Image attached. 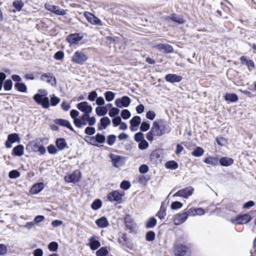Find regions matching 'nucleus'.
<instances>
[{
  "mask_svg": "<svg viewBox=\"0 0 256 256\" xmlns=\"http://www.w3.org/2000/svg\"><path fill=\"white\" fill-rule=\"evenodd\" d=\"M152 128L156 133V136H160L168 134L171 128L169 124L164 120H156L153 122Z\"/></svg>",
  "mask_w": 256,
  "mask_h": 256,
  "instance_id": "1",
  "label": "nucleus"
},
{
  "mask_svg": "<svg viewBox=\"0 0 256 256\" xmlns=\"http://www.w3.org/2000/svg\"><path fill=\"white\" fill-rule=\"evenodd\" d=\"M38 92L40 93H36L33 96L34 101L43 108H48L50 107V99L47 96V92L42 89L39 90Z\"/></svg>",
  "mask_w": 256,
  "mask_h": 256,
  "instance_id": "2",
  "label": "nucleus"
},
{
  "mask_svg": "<svg viewBox=\"0 0 256 256\" xmlns=\"http://www.w3.org/2000/svg\"><path fill=\"white\" fill-rule=\"evenodd\" d=\"M173 248L175 256H190V248L188 246L175 242Z\"/></svg>",
  "mask_w": 256,
  "mask_h": 256,
  "instance_id": "3",
  "label": "nucleus"
},
{
  "mask_svg": "<svg viewBox=\"0 0 256 256\" xmlns=\"http://www.w3.org/2000/svg\"><path fill=\"white\" fill-rule=\"evenodd\" d=\"M44 8L48 12L59 16H64L66 14L67 10L61 8L59 6L46 3L44 5Z\"/></svg>",
  "mask_w": 256,
  "mask_h": 256,
  "instance_id": "4",
  "label": "nucleus"
},
{
  "mask_svg": "<svg viewBox=\"0 0 256 256\" xmlns=\"http://www.w3.org/2000/svg\"><path fill=\"white\" fill-rule=\"evenodd\" d=\"M88 59V56L86 53L82 50H77L74 53L72 61L74 64L82 65Z\"/></svg>",
  "mask_w": 256,
  "mask_h": 256,
  "instance_id": "5",
  "label": "nucleus"
},
{
  "mask_svg": "<svg viewBox=\"0 0 256 256\" xmlns=\"http://www.w3.org/2000/svg\"><path fill=\"white\" fill-rule=\"evenodd\" d=\"M251 216L248 214H244L236 216L235 218H232L230 222L234 224H246L250 222L251 220Z\"/></svg>",
  "mask_w": 256,
  "mask_h": 256,
  "instance_id": "6",
  "label": "nucleus"
},
{
  "mask_svg": "<svg viewBox=\"0 0 256 256\" xmlns=\"http://www.w3.org/2000/svg\"><path fill=\"white\" fill-rule=\"evenodd\" d=\"M124 192H120L115 190L110 192L107 195V199L110 202H116L120 203L122 200V197L124 196Z\"/></svg>",
  "mask_w": 256,
  "mask_h": 256,
  "instance_id": "7",
  "label": "nucleus"
},
{
  "mask_svg": "<svg viewBox=\"0 0 256 256\" xmlns=\"http://www.w3.org/2000/svg\"><path fill=\"white\" fill-rule=\"evenodd\" d=\"M194 188L192 186H188L178 190L174 194V196H180L185 198H188L193 194Z\"/></svg>",
  "mask_w": 256,
  "mask_h": 256,
  "instance_id": "8",
  "label": "nucleus"
},
{
  "mask_svg": "<svg viewBox=\"0 0 256 256\" xmlns=\"http://www.w3.org/2000/svg\"><path fill=\"white\" fill-rule=\"evenodd\" d=\"M131 102L130 98L128 96H123L115 100V105L118 108H127Z\"/></svg>",
  "mask_w": 256,
  "mask_h": 256,
  "instance_id": "9",
  "label": "nucleus"
},
{
  "mask_svg": "<svg viewBox=\"0 0 256 256\" xmlns=\"http://www.w3.org/2000/svg\"><path fill=\"white\" fill-rule=\"evenodd\" d=\"M124 220L126 229L128 230L130 232H134L136 224L132 218L129 214H126L124 218Z\"/></svg>",
  "mask_w": 256,
  "mask_h": 256,
  "instance_id": "10",
  "label": "nucleus"
},
{
  "mask_svg": "<svg viewBox=\"0 0 256 256\" xmlns=\"http://www.w3.org/2000/svg\"><path fill=\"white\" fill-rule=\"evenodd\" d=\"M20 140L19 136L16 133H13L8 135L7 140L5 142V146L8 148L12 147V144L16 142H20Z\"/></svg>",
  "mask_w": 256,
  "mask_h": 256,
  "instance_id": "11",
  "label": "nucleus"
},
{
  "mask_svg": "<svg viewBox=\"0 0 256 256\" xmlns=\"http://www.w3.org/2000/svg\"><path fill=\"white\" fill-rule=\"evenodd\" d=\"M42 140L43 139L42 138H37L33 141L32 151L36 152L38 150L41 154H44L46 152L45 148L41 144Z\"/></svg>",
  "mask_w": 256,
  "mask_h": 256,
  "instance_id": "12",
  "label": "nucleus"
},
{
  "mask_svg": "<svg viewBox=\"0 0 256 256\" xmlns=\"http://www.w3.org/2000/svg\"><path fill=\"white\" fill-rule=\"evenodd\" d=\"M81 178L80 172L77 170L74 172L72 174L66 176L64 180L67 182L76 183L78 182Z\"/></svg>",
  "mask_w": 256,
  "mask_h": 256,
  "instance_id": "13",
  "label": "nucleus"
},
{
  "mask_svg": "<svg viewBox=\"0 0 256 256\" xmlns=\"http://www.w3.org/2000/svg\"><path fill=\"white\" fill-rule=\"evenodd\" d=\"M109 157L112 162V165L114 168H119L122 165V160L124 158L122 156L117 155L112 153H110Z\"/></svg>",
  "mask_w": 256,
  "mask_h": 256,
  "instance_id": "14",
  "label": "nucleus"
},
{
  "mask_svg": "<svg viewBox=\"0 0 256 256\" xmlns=\"http://www.w3.org/2000/svg\"><path fill=\"white\" fill-rule=\"evenodd\" d=\"M83 38L84 36L79 33L70 34L66 36V40L70 44H74L78 43Z\"/></svg>",
  "mask_w": 256,
  "mask_h": 256,
  "instance_id": "15",
  "label": "nucleus"
},
{
  "mask_svg": "<svg viewBox=\"0 0 256 256\" xmlns=\"http://www.w3.org/2000/svg\"><path fill=\"white\" fill-rule=\"evenodd\" d=\"M154 48L160 52L164 54H170L174 52L173 47L168 44L160 43L156 44Z\"/></svg>",
  "mask_w": 256,
  "mask_h": 256,
  "instance_id": "16",
  "label": "nucleus"
},
{
  "mask_svg": "<svg viewBox=\"0 0 256 256\" xmlns=\"http://www.w3.org/2000/svg\"><path fill=\"white\" fill-rule=\"evenodd\" d=\"M76 108L80 112L84 114H90L92 110L91 105L88 104L86 102H82L77 104Z\"/></svg>",
  "mask_w": 256,
  "mask_h": 256,
  "instance_id": "17",
  "label": "nucleus"
},
{
  "mask_svg": "<svg viewBox=\"0 0 256 256\" xmlns=\"http://www.w3.org/2000/svg\"><path fill=\"white\" fill-rule=\"evenodd\" d=\"M188 215L186 212H184L181 214H178L174 216V222L176 226L180 225L184 223L188 218Z\"/></svg>",
  "mask_w": 256,
  "mask_h": 256,
  "instance_id": "18",
  "label": "nucleus"
},
{
  "mask_svg": "<svg viewBox=\"0 0 256 256\" xmlns=\"http://www.w3.org/2000/svg\"><path fill=\"white\" fill-rule=\"evenodd\" d=\"M24 6V2L22 0H14L13 1L12 6L9 10L11 12L16 13V12H20Z\"/></svg>",
  "mask_w": 256,
  "mask_h": 256,
  "instance_id": "19",
  "label": "nucleus"
},
{
  "mask_svg": "<svg viewBox=\"0 0 256 256\" xmlns=\"http://www.w3.org/2000/svg\"><path fill=\"white\" fill-rule=\"evenodd\" d=\"M40 78L42 80L50 84L52 86H56V78L50 73L42 74Z\"/></svg>",
  "mask_w": 256,
  "mask_h": 256,
  "instance_id": "20",
  "label": "nucleus"
},
{
  "mask_svg": "<svg viewBox=\"0 0 256 256\" xmlns=\"http://www.w3.org/2000/svg\"><path fill=\"white\" fill-rule=\"evenodd\" d=\"M88 246H90V248L92 250H96L100 247V242L99 240L98 237L94 236L90 238L89 239Z\"/></svg>",
  "mask_w": 256,
  "mask_h": 256,
  "instance_id": "21",
  "label": "nucleus"
},
{
  "mask_svg": "<svg viewBox=\"0 0 256 256\" xmlns=\"http://www.w3.org/2000/svg\"><path fill=\"white\" fill-rule=\"evenodd\" d=\"M54 122L56 124L66 127L71 131L76 132V131L74 130L70 122L68 120L62 118H56L54 120Z\"/></svg>",
  "mask_w": 256,
  "mask_h": 256,
  "instance_id": "22",
  "label": "nucleus"
},
{
  "mask_svg": "<svg viewBox=\"0 0 256 256\" xmlns=\"http://www.w3.org/2000/svg\"><path fill=\"white\" fill-rule=\"evenodd\" d=\"M164 79L168 82L174 83L180 82L182 80V77L176 74H168L165 76Z\"/></svg>",
  "mask_w": 256,
  "mask_h": 256,
  "instance_id": "23",
  "label": "nucleus"
},
{
  "mask_svg": "<svg viewBox=\"0 0 256 256\" xmlns=\"http://www.w3.org/2000/svg\"><path fill=\"white\" fill-rule=\"evenodd\" d=\"M240 60L242 64L246 66L248 68L250 71L255 68L254 62L252 60L248 59L247 56H242Z\"/></svg>",
  "mask_w": 256,
  "mask_h": 256,
  "instance_id": "24",
  "label": "nucleus"
},
{
  "mask_svg": "<svg viewBox=\"0 0 256 256\" xmlns=\"http://www.w3.org/2000/svg\"><path fill=\"white\" fill-rule=\"evenodd\" d=\"M141 123V118L140 116H134L130 121V129L132 131H136L137 127Z\"/></svg>",
  "mask_w": 256,
  "mask_h": 256,
  "instance_id": "25",
  "label": "nucleus"
},
{
  "mask_svg": "<svg viewBox=\"0 0 256 256\" xmlns=\"http://www.w3.org/2000/svg\"><path fill=\"white\" fill-rule=\"evenodd\" d=\"M162 150H156L150 155V161L153 163H157L161 160Z\"/></svg>",
  "mask_w": 256,
  "mask_h": 256,
  "instance_id": "26",
  "label": "nucleus"
},
{
  "mask_svg": "<svg viewBox=\"0 0 256 256\" xmlns=\"http://www.w3.org/2000/svg\"><path fill=\"white\" fill-rule=\"evenodd\" d=\"M110 124V120L107 116L102 117L100 119V123L98 124V130H100L106 129Z\"/></svg>",
  "mask_w": 256,
  "mask_h": 256,
  "instance_id": "27",
  "label": "nucleus"
},
{
  "mask_svg": "<svg viewBox=\"0 0 256 256\" xmlns=\"http://www.w3.org/2000/svg\"><path fill=\"white\" fill-rule=\"evenodd\" d=\"M44 184L43 182H38L32 186L30 190V192L32 194H38L44 189Z\"/></svg>",
  "mask_w": 256,
  "mask_h": 256,
  "instance_id": "28",
  "label": "nucleus"
},
{
  "mask_svg": "<svg viewBox=\"0 0 256 256\" xmlns=\"http://www.w3.org/2000/svg\"><path fill=\"white\" fill-rule=\"evenodd\" d=\"M56 146L58 150H62L65 148H68V144L66 141V140L62 138H60L56 139Z\"/></svg>",
  "mask_w": 256,
  "mask_h": 256,
  "instance_id": "29",
  "label": "nucleus"
},
{
  "mask_svg": "<svg viewBox=\"0 0 256 256\" xmlns=\"http://www.w3.org/2000/svg\"><path fill=\"white\" fill-rule=\"evenodd\" d=\"M24 146L22 144H18L14 146L12 152V154L14 156H21L24 154Z\"/></svg>",
  "mask_w": 256,
  "mask_h": 256,
  "instance_id": "30",
  "label": "nucleus"
},
{
  "mask_svg": "<svg viewBox=\"0 0 256 256\" xmlns=\"http://www.w3.org/2000/svg\"><path fill=\"white\" fill-rule=\"evenodd\" d=\"M218 162L222 166H228L234 164V160L231 158L223 156L218 160Z\"/></svg>",
  "mask_w": 256,
  "mask_h": 256,
  "instance_id": "31",
  "label": "nucleus"
},
{
  "mask_svg": "<svg viewBox=\"0 0 256 256\" xmlns=\"http://www.w3.org/2000/svg\"><path fill=\"white\" fill-rule=\"evenodd\" d=\"M96 224L100 228H105L109 225V222L105 216H102L96 220Z\"/></svg>",
  "mask_w": 256,
  "mask_h": 256,
  "instance_id": "32",
  "label": "nucleus"
},
{
  "mask_svg": "<svg viewBox=\"0 0 256 256\" xmlns=\"http://www.w3.org/2000/svg\"><path fill=\"white\" fill-rule=\"evenodd\" d=\"M224 98L226 101L230 102H235L238 100L237 94L234 93H226Z\"/></svg>",
  "mask_w": 256,
  "mask_h": 256,
  "instance_id": "33",
  "label": "nucleus"
},
{
  "mask_svg": "<svg viewBox=\"0 0 256 256\" xmlns=\"http://www.w3.org/2000/svg\"><path fill=\"white\" fill-rule=\"evenodd\" d=\"M206 164L215 166L218 162V158L217 157L209 156L203 160Z\"/></svg>",
  "mask_w": 256,
  "mask_h": 256,
  "instance_id": "34",
  "label": "nucleus"
},
{
  "mask_svg": "<svg viewBox=\"0 0 256 256\" xmlns=\"http://www.w3.org/2000/svg\"><path fill=\"white\" fill-rule=\"evenodd\" d=\"M108 111L106 106H98L96 108V114L99 116H105Z\"/></svg>",
  "mask_w": 256,
  "mask_h": 256,
  "instance_id": "35",
  "label": "nucleus"
},
{
  "mask_svg": "<svg viewBox=\"0 0 256 256\" xmlns=\"http://www.w3.org/2000/svg\"><path fill=\"white\" fill-rule=\"evenodd\" d=\"M156 222L157 220L154 217H150L146 222V228L148 229L152 228L156 226Z\"/></svg>",
  "mask_w": 256,
  "mask_h": 256,
  "instance_id": "36",
  "label": "nucleus"
},
{
  "mask_svg": "<svg viewBox=\"0 0 256 256\" xmlns=\"http://www.w3.org/2000/svg\"><path fill=\"white\" fill-rule=\"evenodd\" d=\"M14 88L20 92H26L27 90L26 86L23 82H16Z\"/></svg>",
  "mask_w": 256,
  "mask_h": 256,
  "instance_id": "37",
  "label": "nucleus"
},
{
  "mask_svg": "<svg viewBox=\"0 0 256 256\" xmlns=\"http://www.w3.org/2000/svg\"><path fill=\"white\" fill-rule=\"evenodd\" d=\"M166 216V207L164 206L163 203H162L160 210L157 212L156 216H157L160 219H163Z\"/></svg>",
  "mask_w": 256,
  "mask_h": 256,
  "instance_id": "38",
  "label": "nucleus"
},
{
  "mask_svg": "<svg viewBox=\"0 0 256 256\" xmlns=\"http://www.w3.org/2000/svg\"><path fill=\"white\" fill-rule=\"evenodd\" d=\"M88 21L92 24L97 26H102V21L98 18V17H86Z\"/></svg>",
  "mask_w": 256,
  "mask_h": 256,
  "instance_id": "39",
  "label": "nucleus"
},
{
  "mask_svg": "<svg viewBox=\"0 0 256 256\" xmlns=\"http://www.w3.org/2000/svg\"><path fill=\"white\" fill-rule=\"evenodd\" d=\"M165 166L166 168L174 170L178 168V165L174 160H169L166 163Z\"/></svg>",
  "mask_w": 256,
  "mask_h": 256,
  "instance_id": "40",
  "label": "nucleus"
},
{
  "mask_svg": "<svg viewBox=\"0 0 256 256\" xmlns=\"http://www.w3.org/2000/svg\"><path fill=\"white\" fill-rule=\"evenodd\" d=\"M94 138L96 144H104L106 141L105 136L98 132L96 134Z\"/></svg>",
  "mask_w": 256,
  "mask_h": 256,
  "instance_id": "41",
  "label": "nucleus"
},
{
  "mask_svg": "<svg viewBox=\"0 0 256 256\" xmlns=\"http://www.w3.org/2000/svg\"><path fill=\"white\" fill-rule=\"evenodd\" d=\"M204 150L202 148L197 146L192 152V154L196 157H199L204 154Z\"/></svg>",
  "mask_w": 256,
  "mask_h": 256,
  "instance_id": "42",
  "label": "nucleus"
},
{
  "mask_svg": "<svg viewBox=\"0 0 256 256\" xmlns=\"http://www.w3.org/2000/svg\"><path fill=\"white\" fill-rule=\"evenodd\" d=\"M12 82L10 79L5 80L4 81L3 86L5 90L8 91L12 90Z\"/></svg>",
  "mask_w": 256,
  "mask_h": 256,
  "instance_id": "43",
  "label": "nucleus"
},
{
  "mask_svg": "<svg viewBox=\"0 0 256 256\" xmlns=\"http://www.w3.org/2000/svg\"><path fill=\"white\" fill-rule=\"evenodd\" d=\"M102 206V200L100 199H96L92 202L91 208L94 210H97L100 208Z\"/></svg>",
  "mask_w": 256,
  "mask_h": 256,
  "instance_id": "44",
  "label": "nucleus"
},
{
  "mask_svg": "<svg viewBox=\"0 0 256 256\" xmlns=\"http://www.w3.org/2000/svg\"><path fill=\"white\" fill-rule=\"evenodd\" d=\"M104 96L106 100L108 102H110L114 98L115 94L112 91H106L104 93Z\"/></svg>",
  "mask_w": 256,
  "mask_h": 256,
  "instance_id": "45",
  "label": "nucleus"
},
{
  "mask_svg": "<svg viewBox=\"0 0 256 256\" xmlns=\"http://www.w3.org/2000/svg\"><path fill=\"white\" fill-rule=\"evenodd\" d=\"M60 101V99L54 94H52L50 100V105L52 106H56Z\"/></svg>",
  "mask_w": 256,
  "mask_h": 256,
  "instance_id": "46",
  "label": "nucleus"
},
{
  "mask_svg": "<svg viewBox=\"0 0 256 256\" xmlns=\"http://www.w3.org/2000/svg\"><path fill=\"white\" fill-rule=\"evenodd\" d=\"M156 238V234L154 231H148L146 234V240L148 242H152Z\"/></svg>",
  "mask_w": 256,
  "mask_h": 256,
  "instance_id": "47",
  "label": "nucleus"
},
{
  "mask_svg": "<svg viewBox=\"0 0 256 256\" xmlns=\"http://www.w3.org/2000/svg\"><path fill=\"white\" fill-rule=\"evenodd\" d=\"M108 253L107 248L103 246L96 252V256H106Z\"/></svg>",
  "mask_w": 256,
  "mask_h": 256,
  "instance_id": "48",
  "label": "nucleus"
},
{
  "mask_svg": "<svg viewBox=\"0 0 256 256\" xmlns=\"http://www.w3.org/2000/svg\"><path fill=\"white\" fill-rule=\"evenodd\" d=\"M84 140L87 143L89 144H90L99 146L98 144H96L94 136H86Z\"/></svg>",
  "mask_w": 256,
  "mask_h": 256,
  "instance_id": "49",
  "label": "nucleus"
},
{
  "mask_svg": "<svg viewBox=\"0 0 256 256\" xmlns=\"http://www.w3.org/2000/svg\"><path fill=\"white\" fill-rule=\"evenodd\" d=\"M150 128V124L147 121H144L140 123V129L142 132H146Z\"/></svg>",
  "mask_w": 256,
  "mask_h": 256,
  "instance_id": "50",
  "label": "nucleus"
},
{
  "mask_svg": "<svg viewBox=\"0 0 256 256\" xmlns=\"http://www.w3.org/2000/svg\"><path fill=\"white\" fill-rule=\"evenodd\" d=\"M154 136H156V133L152 127L150 130L146 134V138L148 141L152 142L154 140Z\"/></svg>",
  "mask_w": 256,
  "mask_h": 256,
  "instance_id": "51",
  "label": "nucleus"
},
{
  "mask_svg": "<svg viewBox=\"0 0 256 256\" xmlns=\"http://www.w3.org/2000/svg\"><path fill=\"white\" fill-rule=\"evenodd\" d=\"M131 186L130 182L128 180H124L120 184V188L124 190H128Z\"/></svg>",
  "mask_w": 256,
  "mask_h": 256,
  "instance_id": "52",
  "label": "nucleus"
},
{
  "mask_svg": "<svg viewBox=\"0 0 256 256\" xmlns=\"http://www.w3.org/2000/svg\"><path fill=\"white\" fill-rule=\"evenodd\" d=\"M20 176V172L16 170H10L8 173V176L10 178L15 179Z\"/></svg>",
  "mask_w": 256,
  "mask_h": 256,
  "instance_id": "53",
  "label": "nucleus"
},
{
  "mask_svg": "<svg viewBox=\"0 0 256 256\" xmlns=\"http://www.w3.org/2000/svg\"><path fill=\"white\" fill-rule=\"evenodd\" d=\"M58 247L57 242H50L48 245V248L50 252H56Z\"/></svg>",
  "mask_w": 256,
  "mask_h": 256,
  "instance_id": "54",
  "label": "nucleus"
},
{
  "mask_svg": "<svg viewBox=\"0 0 256 256\" xmlns=\"http://www.w3.org/2000/svg\"><path fill=\"white\" fill-rule=\"evenodd\" d=\"M120 110L117 108H112L109 110L108 115L111 118L117 116H116L119 114Z\"/></svg>",
  "mask_w": 256,
  "mask_h": 256,
  "instance_id": "55",
  "label": "nucleus"
},
{
  "mask_svg": "<svg viewBox=\"0 0 256 256\" xmlns=\"http://www.w3.org/2000/svg\"><path fill=\"white\" fill-rule=\"evenodd\" d=\"M120 116L124 120H128L130 117L131 114L129 110L124 109L122 110Z\"/></svg>",
  "mask_w": 256,
  "mask_h": 256,
  "instance_id": "56",
  "label": "nucleus"
},
{
  "mask_svg": "<svg viewBox=\"0 0 256 256\" xmlns=\"http://www.w3.org/2000/svg\"><path fill=\"white\" fill-rule=\"evenodd\" d=\"M116 140V136L114 134H110L107 136L106 142L109 146H112Z\"/></svg>",
  "mask_w": 256,
  "mask_h": 256,
  "instance_id": "57",
  "label": "nucleus"
},
{
  "mask_svg": "<svg viewBox=\"0 0 256 256\" xmlns=\"http://www.w3.org/2000/svg\"><path fill=\"white\" fill-rule=\"evenodd\" d=\"M96 132V129L94 127L88 126L84 130V133L88 136H92Z\"/></svg>",
  "mask_w": 256,
  "mask_h": 256,
  "instance_id": "58",
  "label": "nucleus"
},
{
  "mask_svg": "<svg viewBox=\"0 0 256 256\" xmlns=\"http://www.w3.org/2000/svg\"><path fill=\"white\" fill-rule=\"evenodd\" d=\"M144 139V134L142 132H138L134 134V140L136 142H140Z\"/></svg>",
  "mask_w": 256,
  "mask_h": 256,
  "instance_id": "59",
  "label": "nucleus"
},
{
  "mask_svg": "<svg viewBox=\"0 0 256 256\" xmlns=\"http://www.w3.org/2000/svg\"><path fill=\"white\" fill-rule=\"evenodd\" d=\"M138 148L141 150H144L146 149L148 146V143L147 141L144 139L142 141L138 142Z\"/></svg>",
  "mask_w": 256,
  "mask_h": 256,
  "instance_id": "60",
  "label": "nucleus"
},
{
  "mask_svg": "<svg viewBox=\"0 0 256 256\" xmlns=\"http://www.w3.org/2000/svg\"><path fill=\"white\" fill-rule=\"evenodd\" d=\"M182 204L178 201H175L171 204L170 207L172 210H178L182 206Z\"/></svg>",
  "mask_w": 256,
  "mask_h": 256,
  "instance_id": "61",
  "label": "nucleus"
},
{
  "mask_svg": "<svg viewBox=\"0 0 256 256\" xmlns=\"http://www.w3.org/2000/svg\"><path fill=\"white\" fill-rule=\"evenodd\" d=\"M74 125L78 128H81L83 125L86 124V123L82 122V120L80 119V118H74Z\"/></svg>",
  "mask_w": 256,
  "mask_h": 256,
  "instance_id": "62",
  "label": "nucleus"
},
{
  "mask_svg": "<svg viewBox=\"0 0 256 256\" xmlns=\"http://www.w3.org/2000/svg\"><path fill=\"white\" fill-rule=\"evenodd\" d=\"M98 96V94L95 90L90 92L88 95V100L90 102H94Z\"/></svg>",
  "mask_w": 256,
  "mask_h": 256,
  "instance_id": "63",
  "label": "nucleus"
},
{
  "mask_svg": "<svg viewBox=\"0 0 256 256\" xmlns=\"http://www.w3.org/2000/svg\"><path fill=\"white\" fill-rule=\"evenodd\" d=\"M48 151L49 154H54L58 152V149L54 144H51L47 147Z\"/></svg>",
  "mask_w": 256,
  "mask_h": 256,
  "instance_id": "64",
  "label": "nucleus"
}]
</instances>
